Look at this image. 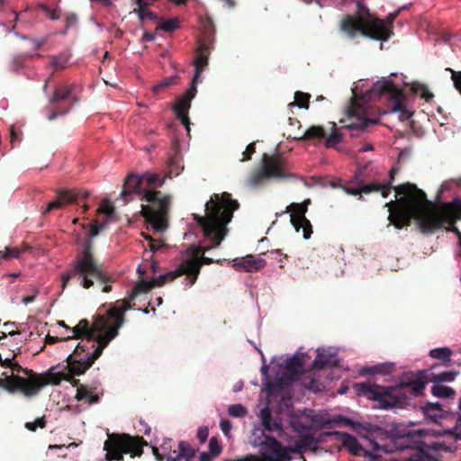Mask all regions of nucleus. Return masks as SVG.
<instances>
[{
  "label": "nucleus",
  "mask_w": 461,
  "mask_h": 461,
  "mask_svg": "<svg viewBox=\"0 0 461 461\" xmlns=\"http://www.w3.org/2000/svg\"><path fill=\"white\" fill-rule=\"evenodd\" d=\"M129 308V303L123 302L121 307L110 308L107 317L98 316L92 327H89L87 321L82 320L69 330L68 338L82 337V341L77 351L68 356L66 366L52 367L41 375L17 366L0 375V387L11 393L21 392L32 397L38 394L45 385H58L62 380L71 381L75 375L85 373L110 341L117 337L124 322L123 314Z\"/></svg>",
  "instance_id": "obj_1"
},
{
  "label": "nucleus",
  "mask_w": 461,
  "mask_h": 461,
  "mask_svg": "<svg viewBox=\"0 0 461 461\" xmlns=\"http://www.w3.org/2000/svg\"><path fill=\"white\" fill-rule=\"evenodd\" d=\"M396 195H401L396 203L391 201L386 204L389 207L388 220L397 229L409 225L414 220L423 233H431L448 224V230L458 238L461 248V232L454 225L456 220L461 219V199L455 197L451 202L444 203L440 206L435 205L428 200L426 194L411 184L400 185L395 188Z\"/></svg>",
  "instance_id": "obj_2"
},
{
  "label": "nucleus",
  "mask_w": 461,
  "mask_h": 461,
  "mask_svg": "<svg viewBox=\"0 0 461 461\" xmlns=\"http://www.w3.org/2000/svg\"><path fill=\"white\" fill-rule=\"evenodd\" d=\"M403 74L391 73L388 77L370 85L368 80H359L352 87V97L347 110L349 122L344 127L353 138L362 137L374 125L380 122V117L370 116L368 103L387 95L392 102L390 113H399L401 120H408L412 112L408 106L407 95L403 87L408 86Z\"/></svg>",
  "instance_id": "obj_3"
},
{
  "label": "nucleus",
  "mask_w": 461,
  "mask_h": 461,
  "mask_svg": "<svg viewBox=\"0 0 461 461\" xmlns=\"http://www.w3.org/2000/svg\"><path fill=\"white\" fill-rule=\"evenodd\" d=\"M239 207L236 200H232L227 193L221 194H214L204 204L205 215L193 214L194 225L203 233L206 240L212 241L211 246H190L182 254V263L186 269L187 277L185 279V285L190 288L197 280L203 265H209L215 262L208 257L198 258V255L204 254L212 249L220 246L228 233L227 224L232 219L233 212Z\"/></svg>",
  "instance_id": "obj_4"
},
{
  "label": "nucleus",
  "mask_w": 461,
  "mask_h": 461,
  "mask_svg": "<svg viewBox=\"0 0 461 461\" xmlns=\"http://www.w3.org/2000/svg\"><path fill=\"white\" fill-rule=\"evenodd\" d=\"M142 185L140 176L130 175L124 181L120 198L126 203L132 200L131 197L128 198V196L138 195L140 200L151 203V206L141 204V213L155 232L163 233L168 227L167 209L170 197L167 195L162 196L160 193Z\"/></svg>",
  "instance_id": "obj_5"
},
{
  "label": "nucleus",
  "mask_w": 461,
  "mask_h": 461,
  "mask_svg": "<svg viewBox=\"0 0 461 461\" xmlns=\"http://www.w3.org/2000/svg\"><path fill=\"white\" fill-rule=\"evenodd\" d=\"M427 384L426 370H422L416 374H405L396 386L381 387L375 384L360 383L356 384L354 388L358 395L377 402L381 409L391 410L401 405V389L409 388L415 396H418L421 394Z\"/></svg>",
  "instance_id": "obj_6"
},
{
  "label": "nucleus",
  "mask_w": 461,
  "mask_h": 461,
  "mask_svg": "<svg viewBox=\"0 0 461 461\" xmlns=\"http://www.w3.org/2000/svg\"><path fill=\"white\" fill-rule=\"evenodd\" d=\"M420 437V430L407 429L393 431L388 441L380 446L377 442L368 439L375 451L382 450L384 453H393L404 449H413V452L402 461H437L441 451H450L451 447L443 443L434 442L432 445L418 446Z\"/></svg>",
  "instance_id": "obj_7"
},
{
  "label": "nucleus",
  "mask_w": 461,
  "mask_h": 461,
  "mask_svg": "<svg viewBox=\"0 0 461 461\" xmlns=\"http://www.w3.org/2000/svg\"><path fill=\"white\" fill-rule=\"evenodd\" d=\"M108 221L95 222L90 226L89 236L82 245V251L77 257V259L73 263L72 268L63 273L61 276L62 280V291L69 280L76 276H78L80 280V285L84 288H89L94 285L92 277H95L104 284L103 292L108 293L112 290L111 285H106V276L98 268L96 263L94 260L92 249L93 240L107 226Z\"/></svg>",
  "instance_id": "obj_8"
},
{
  "label": "nucleus",
  "mask_w": 461,
  "mask_h": 461,
  "mask_svg": "<svg viewBox=\"0 0 461 461\" xmlns=\"http://www.w3.org/2000/svg\"><path fill=\"white\" fill-rule=\"evenodd\" d=\"M399 11L391 13L388 19H380L374 16L369 9L357 3V17L346 16L340 23V30L348 38H354L357 33L381 41H388L393 35V22Z\"/></svg>",
  "instance_id": "obj_9"
},
{
  "label": "nucleus",
  "mask_w": 461,
  "mask_h": 461,
  "mask_svg": "<svg viewBox=\"0 0 461 461\" xmlns=\"http://www.w3.org/2000/svg\"><path fill=\"white\" fill-rule=\"evenodd\" d=\"M293 175L285 170V160L278 156L262 157L261 167L254 171L247 181L250 188H258L265 185L270 179H286Z\"/></svg>",
  "instance_id": "obj_10"
},
{
  "label": "nucleus",
  "mask_w": 461,
  "mask_h": 461,
  "mask_svg": "<svg viewBox=\"0 0 461 461\" xmlns=\"http://www.w3.org/2000/svg\"><path fill=\"white\" fill-rule=\"evenodd\" d=\"M106 451L107 461H122L123 455L140 456L142 454L141 444L139 438H133L126 434H112L104 444Z\"/></svg>",
  "instance_id": "obj_11"
},
{
  "label": "nucleus",
  "mask_w": 461,
  "mask_h": 461,
  "mask_svg": "<svg viewBox=\"0 0 461 461\" xmlns=\"http://www.w3.org/2000/svg\"><path fill=\"white\" fill-rule=\"evenodd\" d=\"M280 366L286 371L285 374L276 377L274 382L266 384V394L269 401L282 393L285 384L295 380L296 376L302 373L304 366V354L296 353L288 357Z\"/></svg>",
  "instance_id": "obj_12"
},
{
  "label": "nucleus",
  "mask_w": 461,
  "mask_h": 461,
  "mask_svg": "<svg viewBox=\"0 0 461 461\" xmlns=\"http://www.w3.org/2000/svg\"><path fill=\"white\" fill-rule=\"evenodd\" d=\"M310 199H306L302 203H292L279 215L290 213V221L296 232L303 231V238L309 240L312 234V226L311 221L305 217L308 210Z\"/></svg>",
  "instance_id": "obj_13"
},
{
  "label": "nucleus",
  "mask_w": 461,
  "mask_h": 461,
  "mask_svg": "<svg viewBox=\"0 0 461 461\" xmlns=\"http://www.w3.org/2000/svg\"><path fill=\"white\" fill-rule=\"evenodd\" d=\"M185 267V265L181 262L173 271L153 276L149 280L138 282L130 294V299L134 300L140 294L147 293L155 286H160L166 282L173 281L182 275H186V269Z\"/></svg>",
  "instance_id": "obj_14"
},
{
  "label": "nucleus",
  "mask_w": 461,
  "mask_h": 461,
  "mask_svg": "<svg viewBox=\"0 0 461 461\" xmlns=\"http://www.w3.org/2000/svg\"><path fill=\"white\" fill-rule=\"evenodd\" d=\"M197 93V86L190 84L189 88L185 93L177 99L176 104L173 105V111L176 116L181 121L187 132L190 131V121L187 116V113L191 107V103L195 97Z\"/></svg>",
  "instance_id": "obj_15"
},
{
  "label": "nucleus",
  "mask_w": 461,
  "mask_h": 461,
  "mask_svg": "<svg viewBox=\"0 0 461 461\" xmlns=\"http://www.w3.org/2000/svg\"><path fill=\"white\" fill-rule=\"evenodd\" d=\"M339 359L338 351L334 347L319 348L317 355L313 360V366L316 368H323L325 366H338Z\"/></svg>",
  "instance_id": "obj_16"
},
{
  "label": "nucleus",
  "mask_w": 461,
  "mask_h": 461,
  "mask_svg": "<svg viewBox=\"0 0 461 461\" xmlns=\"http://www.w3.org/2000/svg\"><path fill=\"white\" fill-rule=\"evenodd\" d=\"M335 434L339 436L343 443V446L346 447L351 454H362L364 456L370 460H374L375 458V454L365 449L354 436L347 432H336Z\"/></svg>",
  "instance_id": "obj_17"
},
{
  "label": "nucleus",
  "mask_w": 461,
  "mask_h": 461,
  "mask_svg": "<svg viewBox=\"0 0 461 461\" xmlns=\"http://www.w3.org/2000/svg\"><path fill=\"white\" fill-rule=\"evenodd\" d=\"M210 50L203 46H198L196 50V57L194 60V73L191 83L197 86V84L203 81L202 73L208 66Z\"/></svg>",
  "instance_id": "obj_18"
},
{
  "label": "nucleus",
  "mask_w": 461,
  "mask_h": 461,
  "mask_svg": "<svg viewBox=\"0 0 461 461\" xmlns=\"http://www.w3.org/2000/svg\"><path fill=\"white\" fill-rule=\"evenodd\" d=\"M232 266L238 271L254 272L266 266V260L260 257L247 255L240 258L233 259Z\"/></svg>",
  "instance_id": "obj_19"
},
{
  "label": "nucleus",
  "mask_w": 461,
  "mask_h": 461,
  "mask_svg": "<svg viewBox=\"0 0 461 461\" xmlns=\"http://www.w3.org/2000/svg\"><path fill=\"white\" fill-rule=\"evenodd\" d=\"M80 195L86 198L88 196V193L86 191L80 193H76L69 190L60 191L59 193V199L50 203L46 207L44 213H48L53 209L59 208L63 203H73L79 198Z\"/></svg>",
  "instance_id": "obj_20"
},
{
  "label": "nucleus",
  "mask_w": 461,
  "mask_h": 461,
  "mask_svg": "<svg viewBox=\"0 0 461 461\" xmlns=\"http://www.w3.org/2000/svg\"><path fill=\"white\" fill-rule=\"evenodd\" d=\"M261 426L269 433L283 432V424L280 418L272 419L271 411L267 406L262 408L259 412Z\"/></svg>",
  "instance_id": "obj_21"
},
{
  "label": "nucleus",
  "mask_w": 461,
  "mask_h": 461,
  "mask_svg": "<svg viewBox=\"0 0 461 461\" xmlns=\"http://www.w3.org/2000/svg\"><path fill=\"white\" fill-rule=\"evenodd\" d=\"M179 451H173L167 456V461H191L194 456V448L186 442L181 441Z\"/></svg>",
  "instance_id": "obj_22"
},
{
  "label": "nucleus",
  "mask_w": 461,
  "mask_h": 461,
  "mask_svg": "<svg viewBox=\"0 0 461 461\" xmlns=\"http://www.w3.org/2000/svg\"><path fill=\"white\" fill-rule=\"evenodd\" d=\"M203 27L204 32V39L203 42L199 43V46H203L205 49H209L211 51L213 47L215 34V25L212 18L207 17L203 23Z\"/></svg>",
  "instance_id": "obj_23"
},
{
  "label": "nucleus",
  "mask_w": 461,
  "mask_h": 461,
  "mask_svg": "<svg viewBox=\"0 0 461 461\" xmlns=\"http://www.w3.org/2000/svg\"><path fill=\"white\" fill-rule=\"evenodd\" d=\"M74 86L72 85H61L55 87L54 93L49 95V101L51 104L66 100L72 95Z\"/></svg>",
  "instance_id": "obj_24"
},
{
  "label": "nucleus",
  "mask_w": 461,
  "mask_h": 461,
  "mask_svg": "<svg viewBox=\"0 0 461 461\" xmlns=\"http://www.w3.org/2000/svg\"><path fill=\"white\" fill-rule=\"evenodd\" d=\"M70 57L71 54L68 51H63L59 55L50 56V66L53 68V72L66 68L68 65Z\"/></svg>",
  "instance_id": "obj_25"
},
{
  "label": "nucleus",
  "mask_w": 461,
  "mask_h": 461,
  "mask_svg": "<svg viewBox=\"0 0 461 461\" xmlns=\"http://www.w3.org/2000/svg\"><path fill=\"white\" fill-rule=\"evenodd\" d=\"M393 368V363H381L372 366H366L361 369L362 375L390 374Z\"/></svg>",
  "instance_id": "obj_26"
},
{
  "label": "nucleus",
  "mask_w": 461,
  "mask_h": 461,
  "mask_svg": "<svg viewBox=\"0 0 461 461\" xmlns=\"http://www.w3.org/2000/svg\"><path fill=\"white\" fill-rule=\"evenodd\" d=\"M316 442L311 431L300 434V438L294 443V449L293 451L302 453L306 448L313 446Z\"/></svg>",
  "instance_id": "obj_27"
},
{
  "label": "nucleus",
  "mask_w": 461,
  "mask_h": 461,
  "mask_svg": "<svg viewBox=\"0 0 461 461\" xmlns=\"http://www.w3.org/2000/svg\"><path fill=\"white\" fill-rule=\"evenodd\" d=\"M360 191H362L364 194H368L371 192H381L383 197H387L390 193V187L386 185H382L379 183L362 184L360 185Z\"/></svg>",
  "instance_id": "obj_28"
},
{
  "label": "nucleus",
  "mask_w": 461,
  "mask_h": 461,
  "mask_svg": "<svg viewBox=\"0 0 461 461\" xmlns=\"http://www.w3.org/2000/svg\"><path fill=\"white\" fill-rule=\"evenodd\" d=\"M410 90L414 95H420L426 102H430L434 97L433 94L429 90V88L417 82L411 84Z\"/></svg>",
  "instance_id": "obj_29"
},
{
  "label": "nucleus",
  "mask_w": 461,
  "mask_h": 461,
  "mask_svg": "<svg viewBox=\"0 0 461 461\" xmlns=\"http://www.w3.org/2000/svg\"><path fill=\"white\" fill-rule=\"evenodd\" d=\"M77 402L86 400L88 404H93L98 402L99 397L93 395L86 385L81 384L77 388V394L75 396Z\"/></svg>",
  "instance_id": "obj_30"
},
{
  "label": "nucleus",
  "mask_w": 461,
  "mask_h": 461,
  "mask_svg": "<svg viewBox=\"0 0 461 461\" xmlns=\"http://www.w3.org/2000/svg\"><path fill=\"white\" fill-rule=\"evenodd\" d=\"M429 357L443 362H450L452 350L448 347L436 348L429 351Z\"/></svg>",
  "instance_id": "obj_31"
},
{
  "label": "nucleus",
  "mask_w": 461,
  "mask_h": 461,
  "mask_svg": "<svg viewBox=\"0 0 461 461\" xmlns=\"http://www.w3.org/2000/svg\"><path fill=\"white\" fill-rule=\"evenodd\" d=\"M142 184L146 183L150 187H159L165 183V180L156 173L146 172L140 175Z\"/></svg>",
  "instance_id": "obj_32"
},
{
  "label": "nucleus",
  "mask_w": 461,
  "mask_h": 461,
  "mask_svg": "<svg viewBox=\"0 0 461 461\" xmlns=\"http://www.w3.org/2000/svg\"><path fill=\"white\" fill-rule=\"evenodd\" d=\"M183 168L180 158L178 157H171L167 163V176L169 177L177 176Z\"/></svg>",
  "instance_id": "obj_33"
},
{
  "label": "nucleus",
  "mask_w": 461,
  "mask_h": 461,
  "mask_svg": "<svg viewBox=\"0 0 461 461\" xmlns=\"http://www.w3.org/2000/svg\"><path fill=\"white\" fill-rule=\"evenodd\" d=\"M432 393L438 397L450 398L455 394V392L449 386L435 384L432 387Z\"/></svg>",
  "instance_id": "obj_34"
},
{
  "label": "nucleus",
  "mask_w": 461,
  "mask_h": 461,
  "mask_svg": "<svg viewBox=\"0 0 461 461\" xmlns=\"http://www.w3.org/2000/svg\"><path fill=\"white\" fill-rule=\"evenodd\" d=\"M309 97L310 95L297 91L294 93L295 102L289 104L288 106H297L301 109H308Z\"/></svg>",
  "instance_id": "obj_35"
},
{
  "label": "nucleus",
  "mask_w": 461,
  "mask_h": 461,
  "mask_svg": "<svg viewBox=\"0 0 461 461\" xmlns=\"http://www.w3.org/2000/svg\"><path fill=\"white\" fill-rule=\"evenodd\" d=\"M142 236L146 240L149 241V251L155 253L158 251L160 249L165 248L167 245L160 239H154L149 234L142 233Z\"/></svg>",
  "instance_id": "obj_36"
},
{
  "label": "nucleus",
  "mask_w": 461,
  "mask_h": 461,
  "mask_svg": "<svg viewBox=\"0 0 461 461\" xmlns=\"http://www.w3.org/2000/svg\"><path fill=\"white\" fill-rule=\"evenodd\" d=\"M325 136V131L321 126H312L310 127L301 139H321Z\"/></svg>",
  "instance_id": "obj_37"
},
{
  "label": "nucleus",
  "mask_w": 461,
  "mask_h": 461,
  "mask_svg": "<svg viewBox=\"0 0 461 461\" xmlns=\"http://www.w3.org/2000/svg\"><path fill=\"white\" fill-rule=\"evenodd\" d=\"M228 414L233 418H243L248 414V411L242 404L236 403L228 407Z\"/></svg>",
  "instance_id": "obj_38"
},
{
  "label": "nucleus",
  "mask_w": 461,
  "mask_h": 461,
  "mask_svg": "<svg viewBox=\"0 0 461 461\" xmlns=\"http://www.w3.org/2000/svg\"><path fill=\"white\" fill-rule=\"evenodd\" d=\"M331 422H333L335 424H343L345 426H348V427H351L353 429H357V428H359L361 426L360 422L355 421V420H351L350 418L345 417V416H342V415H335L332 418Z\"/></svg>",
  "instance_id": "obj_39"
},
{
  "label": "nucleus",
  "mask_w": 461,
  "mask_h": 461,
  "mask_svg": "<svg viewBox=\"0 0 461 461\" xmlns=\"http://www.w3.org/2000/svg\"><path fill=\"white\" fill-rule=\"evenodd\" d=\"M456 186L455 182L453 181H446L439 186L437 195H436V202L438 203H441V205L444 203H442L443 200V194L445 192L451 191Z\"/></svg>",
  "instance_id": "obj_40"
},
{
  "label": "nucleus",
  "mask_w": 461,
  "mask_h": 461,
  "mask_svg": "<svg viewBox=\"0 0 461 461\" xmlns=\"http://www.w3.org/2000/svg\"><path fill=\"white\" fill-rule=\"evenodd\" d=\"M333 131L327 137L325 146L327 148H333L336 144L342 141V135L337 132L335 123H332Z\"/></svg>",
  "instance_id": "obj_41"
},
{
  "label": "nucleus",
  "mask_w": 461,
  "mask_h": 461,
  "mask_svg": "<svg viewBox=\"0 0 461 461\" xmlns=\"http://www.w3.org/2000/svg\"><path fill=\"white\" fill-rule=\"evenodd\" d=\"M179 22L177 18H171L160 23L159 28L166 32H171L177 29Z\"/></svg>",
  "instance_id": "obj_42"
},
{
  "label": "nucleus",
  "mask_w": 461,
  "mask_h": 461,
  "mask_svg": "<svg viewBox=\"0 0 461 461\" xmlns=\"http://www.w3.org/2000/svg\"><path fill=\"white\" fill-rule=\"evenodd\" d=\"M178 77V74L175 73L173 76L164 78L161 81H159L156 86L152 87V91L154 93H158V91L164 87H167L170 85H172L175 80Z\"/></svg>",
  "instance_id": "obj_43"
},
{
  "label": "nucleus",
  "mask_w": 461,
  "mask_h": 461,
  "mask_svg": "<svg viewBox=\"0 0 461 461\" xmlns=\"http://www.w3.org/2000/svg\"><path fill=\"white\" fill-rule=\"evenodd\" d=\"M458 375V372L453 371H444L435 375V382L442 383V382H451L456 376Z\"/></svg>",
  "instance_id": "obj_44"
},
{
  "label": "nucleus",
  "mask_w": 461,
  "mask_h": 461,
  "mask_svg": "<svg viewBox=\"0 0 461 461\" xmlns=\"http://www.w3.org/2000/svg\"><path fill=\"white\" fill-rule=\"evenodd\" d=\"M99 211L105 214L107 217H113L114 213V207L109 199L105 198L103 200Z\"/></svg>",
  "instance_id": "obj_45"
},
{
  "label": "nucleus",
  "mask_w": 461,
  "mask_h": 461,
  "mask_svg": "<svg viewBox=\"0 0 461 461\" xmlns=\"http://www.w3.org/2000/svg\"><path fill=\"white\" fill-rule=\"evenodd\" d=\"M425 413L431 417H440V404L439 403H430L427 405L424 409Z\"/></svg>",
  "instance_id": "obj_46"
},
{
  "label": "nucleus",
  "mask_w": 461,
  "mask_h": 461,
  "mask_svg": "<svg viewBox=\"0 0 461 461\" xmlns=\"http://www.w3.org/2000/svg\"><path fill=\"white\" fill-rule=\"evenodd\" d=\"M256 349L261 355V359H262L263 365L260 367V371H261V374L263 375L264 380L266 381L265 382V384H266L267 382H269L268 381L269 366L266 363V358H265V356H264L262 350L260 348H256ZM264 391L266 392V387L264 388Z\"/></svg>",
  "instance_id": "obj_47"
},
{
  "label": "nucleus",
  "mask_w": 461,
  "mask_h": 461,
  "mask_svg": "<svg viewBox=\"0 0 461 461\" xmlns=\"http://www.w3.org/2000/svg\"><path fill=\"white\" fill-rule=\"evenodd\" d=\"M209 450L212 456H218L221 452V446L216 438H211L209 440Z\"/></svg>",
  "instance_id": "obj_48"
},
{
  "label": "nucleus",
  "mask_w": 461,
  "mask_h": 461,
  "mask_svg": "<svg viewBox=\"0 0 461 461\" xmlns=\"http://www.w3.org/2000/svg\"><path fill=\"white\" fill-rule=\"evenodd\" d=\"M138 5V9H135L133 13L137 14L139 19H142L143 10L147 9V6L150 4L149 0H135Z\"/></svg>",
  "instance_id": "obj_49"
},
{
  "label": "nucleus",
  "mask_w": 461,
  "mask_h": 461,
  "mask_svg": "<svg viewBox=\"0 0 461 461\" xmlns=\"http://www.w3.org/2000/svg\"><path fill=\"white\" fill-rule=\"evenodd\" d=\"M293 429L299 434H303L311 431V426L302 422H294Z\"/></svg>",
  "instance_id": "obj_50"
},
{
  "label": "nucleus",
  "mask_w": 461,
  "mask_h": 461,
  "mask_svg": "<svg viewBox=\"0 0 461 461\" xmlns=\"http://www.w3.org/2000/svg\"><path fill=\"white\" fill-rule=\"evenodd\" d=\"M220 428L225 436H230V432L232 429L231 422L227 419H221L220 421Z\"/></svg>",
  "instance_id": "obj_51"
},
{
  "label": "nucleus",
  "mask_w": 461,
  "mask_h": 461,
  "mask_svg": "<svg viewBox=\"0 0 461 461\" xmlns=\"http://www.w3.org/2000/svg\"><path fill=\"white\" fill-rule=\"evenodd\" d=\"M5 259L18 258L21 251L15 248L5 247Z\"/></svg>",
  "instance_id": "obj_52"
},
{
  "label": "nucleus",
  "mask_w": 461,
  "mask_h": 461,
  "mask_svg": "<svg viewBox=\"0 0 461 461\" xmlns=\"http://www.w3.org/2000/svg\"><path fill=\"white\" fill-rule=\"evenodd\" d=\"M23 67V58L21 56L14 57L13 59H12L11 65H10L11 69L13 71L17 72Z\"/></svg>",
  "instance_id": "obj_53"
},
{
  "label": "nucleus",
  "mask_w": 461,
  "mask_h": 461,
  "mask_svg": "<svg viewBox=\"0 0 461 461\" xmlns=\"http://www.w3.org/2000/svg\"><path fill=\"white\" fill-rule=\"evenodd\" d=\"M209 437V430L207 427H200L197 430V438L203 444Z\"/></svg>",
  "instance_id": "obj_54"
},
{
  "label": "nucleus",
  "mask_w": 461,
  "mask_h": 461,
  "mask_svg": "<svg viewBox=\"0 0 461 461\" xmlns=\"http://www.w3.org/2000/svg\"><path fill=\"white\" fill-rule=\"evenodd\" d=\"M254 152H255V143L252 142L247 146L246 150L242 153L243 158L240 160L246 161V160L249 159L251 154H253Z\"/></svg>",
  "instance_id": "obj_55"
},
{
  "label": "nucleus",
  "mask_w": 461,
  "mask_h": 461,
  "mask_svg": "<svg viewBox=\"0 0 461 461\" xmlns=\"http://www.w3.org/2000/svg\"><path fill=\"white\" fill-rule=\"evenodd\" d=\"M141 17L142 19H140L141 22L145 20L155 21L158 18L156 13L148 9L143 10V15Z\"/></svg>",
  "instance_id": "obj_56"
},
{
  "label": "nucleus",
  "mask_w": 461,
  "mask_h": 461,
  "mask_svg": "<svg viewBox=\"0 0 461 461\" xmlns=\"http://www.w3.org/2000/svg\"><path fill=\"white\" fill-rule=\"evenodd\" d=\"M41 8L50 16L51 20H58L59 18V16L56 14V10H52L45 5H41Z\"/></svg>",
  "instance_id": "obj_57"
},
{
  "label": "nucleus",
  "mask_w": 461,
  "mask_h": 461,
  "mask_svg": "<svg viewBox=\"0 0 461 461\" xmlns=\"http://www.w3.org/2000/svg\"><path fill=\"white\" fill-rule=\"evenodd\" d=\"M306 388L310 391L317 392L319 391V382L315 379L310 381V383L306 385Z\"/></svg>",
  "instance_id": "obj_58"
},
{
  "label": "nucleus",
  "mask_w": 461,
  "mask_h": 461,
  "mask_svg": "<svg viewBox=\"0 0 461 461\" xmlns=\"http://www.w3.org/2000/svg\"><path fill=\"white\" fill-rule=\"evenodd\" d=\"M69 112V109H67V110H63L59 113H57V112H54V113H51L49 116H48V120L49 121H54L56 120L59 115H64L66 113H68Z\"/></svg>",
  "instance_id": "obj_59"
},
{
  "label": "nucleus",
  "mask_w": 461,
  "mask_h": 461,
  "mask_svg": "<svg viewBox=\"0 0 461 461\" xmlns=\"http://www.w3.org/2000/svg\"><path fill=\"white\" fill-rule=\"evenodd\" d=\"M156 39V35L149 32H145L142 35L141 41H153Z\"/></svg>",
  "instance_id": "obj_60"
},
{
  "label": "nucleus",
  "mask_w": 461,
  "mask_h": 461,
  "mask_svg": "<svg viewBox=\"0 0 461 461\" xmlns=\"http://www.w3.org/2000/svg\"><path fill=\"white\" fill-rule=\"evenodd\" d=\"M344 191L348 194H352V195H357V194H359L361 193H363L362 191H360V187L359 188H355V187H343Z\"/></svg>",
  "instance_id": "obj_61"
},
{
  "label": "nucleus",
  "mask_w": 461,
  "mask_h": 461,
  "mask_svg": "<svg viewBox=\"0 0 461 461\" xmlns=\"http://www.w3.org/2000/svg\"><path fill=\"white\" fill-rule=\"evenodd\" d=\"M37 294H38V292L35 291V293L32 295L23 298V300H22L23 303L24 305H27V304L32 303L35 300Z\"/></svg>",
  "instance_id": "obj_62"
},
{
  "label": "nucleus",
  "mask_w": 461,
  "mask_h": 461,
  "mask_svg": "<svg viewBox=\"0 0 461 461\" xmlns=\"http://www.w3.org/2000/svg\"><path fill=\"white\" fill-rule=\"evenodd\" d=\"M453 434L456 438L461 439V422L453 428Z\"/></svg>",
  "instance_id": "obj_63"
},
{
  "label": "nucleus",
  "mask_w": 461,
  "mask_h": 461,
  "mask_svg": "<svg viewBox=\"0 0 461 461\" xmlns=\"http://www.w3.org/2000/svg\"><path fill=\"white\" fill-rule=\"evenodd\" d=\"M31 41L34 44L35 49L38 50L39 48H41L46 42V38H43V39H32Z\"/></svg>",
  "instance_id": "obj_64"
}]
</instances>
